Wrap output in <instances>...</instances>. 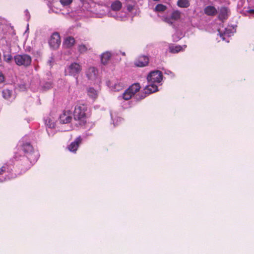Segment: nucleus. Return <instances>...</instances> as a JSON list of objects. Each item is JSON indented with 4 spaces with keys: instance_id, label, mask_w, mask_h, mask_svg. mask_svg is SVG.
I'll use <instances>...</instances> for the list:
<instances>
[{
    "instance_id": "obj_1",
    "label": "nucleus",
    "mask_w": 254,
    "mask_h": 254,
    "mask_svg": "<svg viewBox=\"0 0 254 254\" xmlns=\"http://www.w3.org/2000/svg\"><path fill=\"white\" fill-rule=\"evenodd\" d=\"M87 110V105L84 104H78L74 108L73 119L75 124L77 126H84L86 123L85 112Z\"/></svg>"
},
{
    "instance_id": "obj_2",
    "label": "nucleus",
    "mask_w": 254,
    "mask_h": 254,
    "mask_svg": "<svg viewBox=\"0 0 254 254\" xmlns=\"http://www.w3.org/2000/svg\"><path fill=\"white\" fill-rule=\"evenodd\" d=\"M22 149L27 156V157H23L22 161L23 163H21V165L23 166L24 169L28 170L31 167V162L28 160V156L32 155L33 153V147L30 143H26L23 145Z\"/></svg>"
},
{
    "instance_id": "obj_3",
    "label": "nucleus",
    "mask_w": 254,
    "mask_h": 254,
    "mask_svg": "<svg viewBox=\"0 0 254 254\" xmlns=\"http://www.w3.org/2000/svg\"><path fill=\"white\" fill-rule=\"evenodd\" d=\"M14 60L17 65L24 67L30 66L32 62L31 56L27 54L17 55L14 57Z\"/></svg>"
},
{
    "instance_id": "obj_4",
    "label": "nucleus",
    "mask_w": 254,
    "mask_h": 254,
    "mask_svg": "<svg viewBox=\"0 0 254 254\" xmlns=\"http://www.w3.org/2000/svg\"><path fill=\"white\" fill-rule=\"evenodd\" d=\"M82 70L81 65L76 62L72 63L67 66L65 70L68 75L77 78L79 74Z\"/></svg>"
},
{
    "instance_id": "obj_5",
    "label": "nucleus",
    "mask_w": 254,
    "mask_h": 254,
    "mask_svg": "<svg viewBox=\"0 0 254 254\" xmlns=\"http://www.w3.org/2000/svg\"><path fill=\"white\" fill-rule=\"evenodd\" d=\"M163 78L162 72L159 70L151 71L147 76V80L149 83H160Z\"/></svg>"
},
{
    "instance_id": "obj_6",
    "label": "nucleus",
    "mask_w": 254,
    "mask_h": 254,
    "mask_svg": "<svg viewBox=\"0 0 254 254\" xmlns=\"http://www.w3.org/2000/svg\"><path fill=\"white\" fill-rule=\"evenodd\" d=\"M181 12L179 10H174L172 12L170 17L164 16L163 18L164 22L168 23L170 25H174V21H177L181 18Z\"/></svg>"
},
{
    "instance_id": "obj_7",
    "label": "nucleus",
    "mask_w": 254,
    "mask_h": 254,
    "mask_svg": "<svg viewBox=\"0 0 254 254\" xmlns=\"http://www.w3.org/2000/svg\"><path fill=\"white\" fill-rule=\"evenodd\" d=\"M50 46L53 49H57L61 44V37L58 32L54 33L49 42Z\"/></svg>"
},
{
    "instance_id": "obj_8",
    "label": "nucleus",
    "mask_w": 254,
    "mask_h": 254,
    "mask_svg": "<svg viewBox=\"0 0 254 254\" xmlns=\"http://www.w3.org/2000/svg\"><path fill=\"white\" fill-rule=\"evenodd\" d=\"M72 117L69 110L64 111L59 118L60 122L62 124H67L71 122Z\"/></svg>"
},
{
    "instance_id": "obj_9",
    "label": "nucleus",
    "mask_w": 254,
    "mask_h": 254,
    "mask_svg": "<svg viewBox=\"0 0 254 254\" xmlns=\"http://www.w3.org/2000/svg\"><path fill=\"white\" fill-rule=\"evenodd\" d=\"M82 139L81 136L76 138L74 141L72 142L67 147L69 151L75 153L80 144H81Z\"/></svg>"
},
{
    "instance_id": "obj_10",
    "label": "nucleus",
    "mask_w": 254,
    "mask_h": 254,
    "mask_svg": "<svg viewBox=\"0 0 254 254\" xmlns=\"http://www.w3.org/2000/svg\"><path fill=\"white\" fill-rule=\"evenodd\" d=\"M149 59L147 56H140L134 61V64L137 67H143L148 64Z\"/></svg>"
},
{
    "instance_id": "obj_11",
    "label": "nucleus",
    "mask_w": 254,
    "mask_h": 254,
    "mask_svg": "<svg viewBox=\"0 0 254 254\" xmlns=\"http://www.w3.org/2000/svg\"><path fill=\"white\" fill-rule=\"evenodd\" d=\"M229 13V10L227 7L223 6L221 7L218 15L219 19L222 21L226 20L228 18Z\"/></svg>"
},
{
    "instance_id": "obj_12",
    "label": "nucleus",
    "mask_w": 254,
    "mask_h": 254,
    "mask_svg": "<svg viewBox=\"0 0 254 254\" xmlns=\"http://www.w3.org/2000/svg\"><path fill=\"white\" fill-rule=\"evenodd\" d=\"M75 40L73 37L68 36L65 38L63 42V46L65 48H70L74 46Z\"/></svg>"
},
{
    "instance_id": "obj_13",
    "label": "nucleus",
    "mask_w": 254,
    "mask_h": 254,
    "mask_svg": "<svg viewBox=\"0 0 254 254\" xmlns=\"http://www.w3.org/2000/svg\"><path fill=\"white\" fill-rule=\"evenodd\" d=\"M97 74V70L94 67H90L86 71V75L89 79H95Z\"/></svg>"
},
{
    "instance_id": "obj_14",
    "label": "nucleus",
    "mask_w": 254,
    "mask_h": 254,
    "mask_svg": "<svg viewBox=\"0 0 254 254\" xmlns=\"http://www.w3.org/2000/svg\"><path fill=\"white\" fill-rule=\"evenodd\" d=\"M150 84L147 85L145 88V94H150L158 91V87L154 83H149Z\"/></svg>"
},
{
    "instance_id": "obj_15",
    "label": "nucleus",
    "mask_w": 254,
    "mask_h": 254,
    "mask_svg": "<svg viewBox=\"0 0 254 254\" xmlns=\"http://www.w3.org/2000/svg\"><path fill=\"white\" fill-rule=\"evenodd\" d=\"M112 54L109 52H106L103 53L101 56V63L104 64H107L110 61Z\"/></svg>"
},
{
    "instance_id": "obj_16",
    "label": "nucleus",
    "mask_w": 254,
    "mask_h": 254,
    "mask_svg": "<svg viewBox=\"0 0 254 254\" xmlns=\"http://www.w3.org/2000/svg\"><path fill=\"white\" fill-rule=\"evenodd\" d=\"M204 12L208 15H214L217 13V10L214 6H207L205 8Z\"/></svg>"
},
{
    "instance_id": "obj_17",
    "label": "nucleus",
    "mask_w": 254,
    "mask_h": 254,
    "mask_svg": "<svg viewBox=\"0 0 254 254\" xmlns=\"http://www.w3.org/2000/svg\"><path fill=\"white\" fill-rule=\"evenodd\" d=\"M169 51L171 53L175 54L178 53L180 51H183V48L180 45H171L169 47Z\"/></svg>"
},
{
    "instance_id": "obj_18",
    "label": "nucleus",
    "mask_w": 254,
    "mask_h": 254,
    "mask_svg": "<svg viewBox=\"0 0 254 254\" xmlns=\"http://www.w3.org/2000/svg\"><path fill=\"white\" fill-rule=\"evenodd\" d=\"M111 7L114 11H119L122 7V3L120 1L116 0L112 3Z\"/></svg>"
},
{
    "instance_id": "obj_19",
    "label": "nucleus",
    "mask_w": 254,
    "mask_h": 254,
    "mask_svg": "<svg viewBox=\"0 0 254 254\" xmlns=\"http://www.w3.org/2000/svg\"><path fill=\"white\" fill-rule=\"evenodd\" d=\"M140 89V86L139 83H134L128 87V90H130L133 95L138 92Z\"/></svg>"
},
{
    "instance_id": "obj_20",
    "label": "nucleus",
    "mask_w": 254,
    "mask_h": 254,
    "mask_svg": "<svg viewBox=\"0 0 254 254\" xmlns=\"http://www.w3.org/2000/svg\"><path fill=\"white\" fill-rule=\"evenodd\" d=\"M91 47H90L89 45H85V44H80L78 46V51L80 53V54H84L87 52L88 50H91Z\"/></svg>"
},
{
    "instance_id": "obj_21",
    "label": "nucleus",
    "mask_w": 254,
    "mask_h": 254,
    "mask_svg": "<svg viewBox=\"0 0 254 254\" xmlns=\"http://www.w3.org/2000/svg\"><path fill=\"white\" fill-rule=\"evenodd\" d=\"M88 95L93 99H96L98 96L97 91L93 88L90 87L87 90Z\"/></svg>"
},
{
    "instance_id": "obj_22",
    "label": "nucleus",
    "mask_w": 254,
    "mask_h": 254,
    "mask_svg": "<svg viewBox=\"0 0 254 254\" xmlns=\"http://www.w3.org/2000/svg\"><path fill=\"white\" fill-rule=\"evenodd\" d=\"M177 5L180 7L187 8L190 6V3L188 0H178Z\"/></svg>"
},
{
    "instance_id": "obj_23",
    "label": "nucleus",
    "mask_w": 254,
    "mask_h": 254,
    "mask_svg": "<svg viewBox=\"0 0 254 254\" xmlns=\"http://www.w3.org/2000/svg\"><path fill=\"white\" fill-rule=\"evenodd\" d=\"M133 96L130 90H128V88L125 90L122 95L123 98L125 100H129Z\"/></svg>"
},
{
    "instance_id": "obj_24",
    "label": "nucleus",
    "mask_w": 254,
    "mask_h": 254,
    "mask_svg": "<svg viewBox=\"0 0 254 254\" xmlns=\"http://www.w3.org/2000/svg\"><path fill=\"white\" fill-rule=\"evenodd\" d=\"M167 9V6L163 4H157L155 7V11L163 12Z\"/></svg>"
},
{
    "instance_id": "obj_25",
    "label": "nucleus",
    "mask_w": 254,
    "mask_h": 254,
    "mask_svg": "<svg viewBox=\"0 0 254 254\" xmlns=\"http://www.w3.org/2000/svg\"><path fill=\"white\" fill-rule=\"evenodd\" d=\"M45 125L47 127L50 128H54L55 127V122L50 118H47L45 121Z\"/></svg>"
},
{
    "instance_id": "obj_26",
    "label": "nucleus",
    "mask_w": 254,
    "mask_h": 254,
    "mask_svg": "<svg viewBox=\"0 0 254 254\" xmlns=\"http://www.w3.org/2000/svg\"><path fill=\"white\" fill-rule=\"evenodd\" d=\"M12 94V91L8 89H4L2 91L3 97L5 99H9Z\"/></svg>"
},
{
    "instance_id": "obj_27",
    "label": "nucleus",
    "mask_w": 254,
    "mask_h": 254,
    "mask_svg": "<svg viewBox=\"0 0 254 254\" xmlns=\"http://www.w3.org/2000/svg\"><path fill=\"white\" fill-rule=\"evenodd\" d=\"M229 33L228 31L226 30L224 32H221L220 31H219V35L220 37L223 40H225L226 39V37H229Z\"/></svg>"
},
{
    "instance_id": "obj_28",
    "label": "nucleus",
    "mask_w": 254,
    "mask_h": 254,
    "mask_svg": "<svg viewBox=\"0 0 254 254\" xmlns=\"http://www.w3.org/2000/svg\"><path fill=\"white\" fill-rule=\"evenodd\" d=\"M12 59V57L10 54L4 55H3V60L6 62L9 63Z\"/></svg>"
},
{
    "instance_id": "obj_29",
    "label": "nucleus",
    "mask_w": 254,
    "mask_h": 254,
    "mask_svg": "<svg viewBox=\"0 0 254 254\" xmlns=\"http://www.w3.org/2000/svg\"><path fill=\"white\" fill-rule=\"evenodd\" d=\"M72 1V0H60L61 4L64 6L69 5Z\"/></svg>"
},
{
    "instance_id": "obj_30",
    "label": "nucleus",
    "mask_w": 254,
    "mask_h": 254,
    "mask_svg": "<svg viewBox=\"0 0 254 254\" xmlns=\"http://www.w3.org/2000/svg\"><path fill=\"white\" fill-rule=\"evenodd\" d=\"M7 166V164H5L4 165L2 166L0 168V175L2 174L3 173H4L5 172V169H6V168Z\"/></svg>"
},
{
    "instance_id": "obj_31",
    "label": "nucleus",
    "mask_w": 254,
    "mask_h": 254,
    "mask_svg": "<svg viewBox=\"0 0 254 254\" xmlns=\"http://www.w3.org/2000/svg\"><path fill=\"white\" fill-rule=\"evenodd\" d=\"M4 79L5 77L3 74L0 72V83H2L4 81Z\"/></svg>"
},
{
    "instance_id": "obj_32",
    "label": "nucleus",
    "mask_w": 254,
    "mask_h": 254,
    "mask_svg": "<svg viewBox=\"0 0 254 254\" xmlns=\"http://www.w3.org/2000/svg\"><path fill=\"white\" fill-rule=\"evenodd\" d=\"M250 13L254 14V9H250L249 10Z\"/></svg>"
},
{
    "instance_id": "obj_33",
    "label": "nucleus",
    "mask_w": 254,
    "mask_h": 254,
    "mask_svg": "<svg viewBox=\"0 0 254 254\" xmlns=\"http://www.w3.org/2000/svg\"><path fill=\"white\" fill-rule=\"evenodd\" d=\"M145 97V95H141V97H140V99H143Z\"/></svg>"
},
{
    "instance_id": "obj_34",
    "label": "nucleus",
    "mask_w": 254,
    "mask_h": 254,
    "mask_svg": "<svg viewBox=\"0 0 254 254\" xmlns=\"http://www.w3.org/2000/svg\"><path fill=\"white\" fill-rule=\"evenodd\" d=\"M1 61V53H0V61Z\"/></svg>"
},
{
    "instance_id": "obj_35",
    "label": "nucleus",
    "mask_w": 254,
    "mask_h": 254,
    "mask_svg": "<svg viewBox=\"0 0 254 254\" xmlns=\"http://www.w3.org/2000/svg\"><path fill=\"white\" fill-rule=\"evenodd\" d=\"M123 54V55H124V56H125V55H126V54H125V53H123V54Z\"/></svg>"
}]
</instances>
